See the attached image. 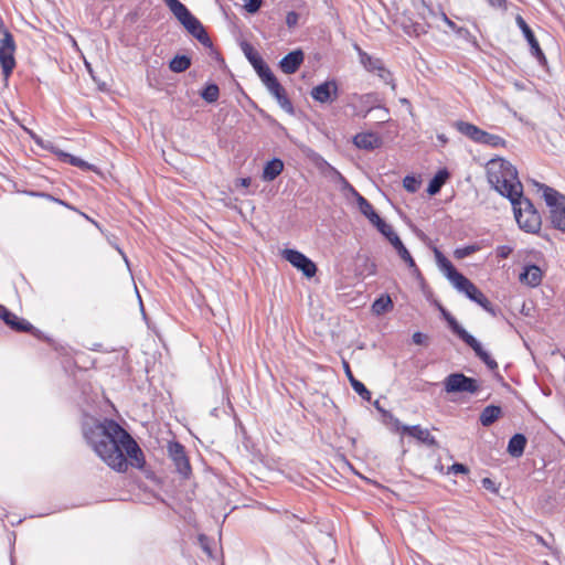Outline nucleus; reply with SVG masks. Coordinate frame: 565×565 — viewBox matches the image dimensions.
Listing matches in <instances>:
<instances>
[{
	"instance_id": "nucleus-21",
	"label": "nucleus",
	"mask_w": 565,
	"mask_h": 565,
	"mask_svg": "<svg viewBox=\"0 0 565 565\" xmlns=\"http://www.w3.org/2000/svg\"><path fill=\"white\" fill-rule=\"evenodd\" d=\"M303 52L301 50H295L285 55L280 62L279 67L285 74H294L298 71L300 65L303 63Z\"/></svg>"
},
{
	"instance_id": "nucleus-50",
	"label": "nucleus",
	"mask_w": 565,
	"mask_h": 565,
	"mask_svg": "<svg viewBox=\"0 0 565 565\" xmlns=\"http://www.w3.org/2000/svg\"><path fill=\"white\" fill-rule=\"evenodd\" d=\"M374 407L380 412L382 413L384 416H388L394 423H395V417L387 411H385L384 408H382V406L380 405V402L379 401H375L374 402Z\"/></svg>"
},
{
	"instance_id": "nucleus-43",
	"label": "nucleus",
	"mask_w": 565,
	"mask_h": 565,
	"mask_svg": "<svg viewBox=\"0 0 565 565\" xmlns=\"http://www.w3.org/2000/svg\"><path fill=\"white\" fill-rule=\"evenodd\" d=\"M481 484H482V488H484L486 490H488L492 493L499 492V488L497 487L495 482L490 478H483L481 480Z\"/></svg>"
},
{
	"instance_id": "nucleus-15",
	"label": "nucleus",
	"mask_w": 565,
	"mask_h": 565,
	"mask_svg": "<svg viewBox=\"0 0 565 565\" xmlns=\"http://www.w3.org/2000/svg\"><path fill=\"white\" fill-rule=\"evenodd\" d=\"M242 51L245 57L248 60V62L256 71L257 75L260 77L262 82L274 74L269 66L264 62L263 57L255 51V49L249 43L244 42L242 44Z\"/></svg>"
},
{
	"instance_id": "nucleus-18",
	"label": "nucleus",
	"mask_w": 565,
	"mask_h": 565,
	"mask_svg": "<svg viewBox=\"0 0 565 565\" xmlns=\"http://www.w3.org/2000/svg\"><path fill=\"white\" fill-rule=\"evenodd\" d=\"M515 22L520 30L522 31L525 40L527 41L532 55L539 61L540 64L546 63V57L539 44V41L536 40L532 29L527 25L525 20L518 14L515 18Z\"/></svg>"
},
{
	"instance_id": "nucleus-38",
	"label": "nucleus",
	"mask_w": 565,
	"mask_h": 565,
	"mask_svg": "<svg viewBox=\"0 0 565 565\" xmlns=\"http://www.w3.org/2000/svg\"><path fill=\"white\" fill-rule=\"evenodd\" d=\"M199 544L201 548L205 552V554L212 558L213 553L211 548V540L205 534H200L198 537Z\"/></svg>"
},
{
	"instance_id": "nucleus-39",
	"label": "nucleus",
	"mask_w": 565,
	"mask_h": 565,
	"mask_svg": "<svg viewBox=\"0 0 565 565\" xmlns=\"http://www.w3.org/2000/svg\"><path fill=\"white\" fill-rule=\"evenodd\" d=\"M448 473H454V475H458V473H461V475H468L469 473V468L463 465V463H460V462H455L452 463L449 468H448Z\"/></svg>"
},
{
	"instance_id": "nucleus-47",
	"label": "nucleus",
	"mask_w": 565,
	"mask_h": 565,
	"mask_svg": "<svg viewBox=\"0 0 565 565\" xmlns=\"http://www.w3.org/2000/svg\"><path fill=\"white\" fill-rule=\"evenodd\" d=\"M262 6V0H249V2L246 4V9L250 13H255L259 10Z\"/></svg>"
},
{
	"instance_id": "nucleus-7",
	"label": "nucleus",
	"mask_w": 565,
	"mask_h": 565,
	"mask_svg": "<svg viewBox=\"0 0 565 565\" xmlns=\"http://www.w3.org/2000/svg\"><path fill=\"white\" fill-rule=\"evenodd\" d=\"M455 127L460 134L468 137L476 143L490 146L492 148L507 146V141L502 137L484 131L473 124L458 120L455 122Z\"/></svg>"
},
{
	"instance_id": "nucleus-6",
	"label": "nucleus",
	"mask_w": 565,
	"mask_h": 565,
	"mask_svg": "<svg viewBox=\"0 0 565 565\" xmlns=\"http://www.w3.org/2000/svg\"><path fill=\"white\" fill-rule=\"evenodd\" d=\"M542 188L543 198L550 207V220L553 227L565 232V196L547 185Z\"/></svg>"
},
{
	"instance_id": "nucleus-19",
	"label": "nucleus",
	"mask_w": 565,
	"mask_h": 565,
	"mask_svg": "<svg viewBox=\"0 0 565 565\" xmlns=\"http://www.w3.org/2000/svg\"><path fill=\"white\" fill-rule=\"evenodd\" d=\"M435 258L439 270L446 276L450 282H470L462 274H460L452 263L439 250L435 252Z\"/></svg>"
},
{
	"instance_id": "nucleus-55",
	"label": "nucleus",
	"mask_w": 565,
	"mask_h": 565,
	"mask_svg": "<svg viewBox=\"0 0 565 565\" xmlns=\"http://www.w3.org/2000/svg\"><path fill=\"white\" fill-rule=\"evenodd\" d=\"M8 31L9 30L6 28L4 22H3L2 18L0 17V34H3Z\"/></svg>"
},
{
	"instance_id": "nucleus-40",
	"label": "nucleus",
	"mask_w": 565,
	"mask_h": 565,
	"mask_svg": "<svg viewBox=\"0 0 565 565\" xmlns=\"http://www.w3.org/2000/svg\"><path fill=\"white\" fill-rule=\"evenodd\" d=\"M397 253L399 255V257L405 262L407 263L409 266H414L415 263H414V259L412 257V255L409 254V252L407 250V248L404 246V244L402 245V247H398L397 249Z\"/></svg>"
},
{
	"instance_id": "nucleus-30",
	"label": "nucleus",
	"mask_w": 565,
	"mask_h": 565,
	"mask_svg": "<svg viewBox=\"0 0 565 565\" xmlns=\"http://www.w3.org/2000/svg\"><path fill=\"white\" fill-rule=\"evenodd\" d=\"M191 66V58L186 55H175L169 63V68L174 73H182Z\"/></svg>"
},
{
	"instance_id": "nucleus-32",
	"label": "nucleus",
	"mask_w": 565,
	"mask_h": 565,
	"mask_svg": "<svg viewBox=\"0 0 565 565\" xmlns=\"http://www.w3.org/2000/svg\"><path fill=\"white\" fill-rule=\"evenodd\" d=\"M201 97L206 103H215L220 97L218 86L214 83L206 85L205 88L201 92Z\"/></svg>"
},
{
	"instance_id": "nucleus-58",
	"label": "nucleus",
	"mask_w": 565,
	"mask_h": 565,
	"mask_svg": "<svg viewBox=\"0 0 565 565\" xmlns=\"http://www.w3.org/2000/svg\"><path fill=\"white\" fill-rule=\"evenodd\" d=\"M438 139H439L440 141H443V142H446V141H447V139L445 138V136H444V135H439V136H438Z\"/></svg>"
},
{
	"instance_id": "nucleus-54",
	"label": "nucleus",
	"mask_w": 565,
	"mask_h": 565,
	"mask_svg": "<svg viewBox=\"0 0 565 565\" xmlns=\"http://www.w3.org/2000/svg\"><path fill=\"white\" fill-rule=\"evenodd\" d=\"M134 290H135V292H136V295H137V298H138V300H139V303H140L141 309H143L142 300H141V297H140V294H139V289H138V285H137V284H134Z\"/></svg>"
},
{
	"instance_id": "nucleus-61",
	"label": "nucleus",
	"mask_w": 565,
	"mask_h": 565,
	"mask_svg": "<svg viewBox=\"0 0 565 565\" xmlns=\"http://www.w3.org/2000/svg\"><path fill=\"white\" fill-rule=\"evenodd\" d=\"M86 67L88 68V71L90 72V65L88 63H86Z\"/></svg>"
},
{
	"instance_id": "nucleus-60",
	"label": "nucleus",
	"mask_w": 565,
	"mask_h": 565,
	"mask_svg": "<svg viewBox=\"0 0 565 565\" xmlns=\"http://www.w3.org/2000/svg\"><path fill=\"white\" fill-rule=\"evenodd\" d=\"M403 104H409V102L406 98L401 99Z\"/></svg>"
},
{
	"instance_id": "nucleus-5",
	"label": "nucleus",
	"mask_w": 565,
	"mask_h": 565,
	"mask_svg": "<svg viewBox=\"0 0 565 565\" xmlns=\"http://www.w3.org/2000/svg\"><path fill=\"white\" fill-rule=\"evenodd\" d=\"M173 15L178 19V21L185 28V30L195 38L202 45L206 47H212V41L206 33L204 26L196 19L190 10L182 3L174 11H172Z\"/></svg>"
},
{
	"instance_id": "nucleus-53",
	"label": "nucleus",
	"mask_w": 565,
	"mask_h": 565,
	"mask_svg": "<svg viewBox=\"0 0 565 565\" xmlns=\"http://www.w3.org/2000/svg\"><path fill=\"white\" fill-rule=\"evenodd\" d=\"M343 366H344V371H345V374L348 376V380L350 382V384L352 383V379H355L352 374V371L350 369V365L348 362H343Z\"/></svg>"
},
{
	"instance_id": "nucleus-27",
	"label": "nucleus",
	"mask_w": 565,
	"mask_h": 565,
	"mask_svg": "<svg viewBox=\"0 0 565 565\" xmlns=\"http://www.w3.org/2000/svg\"><path fill=\"white\" fill-rule=\"evenodd\" d=\"M0 66L3 76L8 78L15 67L14 51L0 49Z\"/></svg>"
},
{
	"instance_id": "nucleus-28",
	"label": "nucleus",
	"mask_w": 565,
	"mask_h": 565,
	"mask_svg": "<svg viewBox=\"0 0 565 565\" xmlns=\"http://www.w3.org/2000/svg\"><path fill=\"white\" fill-rule=\"evenodd\" d=\"M449 177V172L446 169L439 170L434 178L429 181L427 186V193L435 195L439 193L440 189L445 184Z\"/></svg>"
},
{
	"instance_id": "nucleus-37",
	"label": "nucleus",
	"mask_w": 565,
	"mask_h": 565,
	"mask_svg": "<svg viewBox=\"0 0 565 565\" xmlns=\"http://www.w3.org/2000/svg\"><path fill=\"white\" fill-rule=\"evenodd\" d=\"M2 39L0 40V49L6 51H15V42L13 39V35L10 33V31L1 34Z\"/></svg>"
},
{
	"instance_id": "nucleus-45",
	"label": "nucleus",
	"mask_w": 565,
	"mask_h": 565,
	"mask_svg": "<svg viewBox=\"0 0 565 565\" xmlns=\"http://www.w3.org/2000/svg\"><path fill=\"white\" fill-rule=\"evenodd\" d=\"M369 221L377 228V231L381 227L385 228L386 222L377 213H375Z\"/></svg>"
},
{
	"instance_id": "nucleus-22",
	"label": "nucleus",
	"mask_w": 565,
	"mask_h": 565,
	"mask_svg": "<svg viewBox=\"0 0 565 565\" xmlns=\"http://www.w3.org/2000/svg\"><path fill=\"white\" fill-rule=\"evenodd\" d=\"M353 143L359 149L374 150L381 146L382 141L374 132H360L354 136Z\"/></svg>"
},
{
	"instance_id": "nucleus-57",
	"label": "nucleus",
	"mask_w": 565,
	"mask_h": 565,
	"mask_svg": "<svg viewBox=\"0 0 565 565\" xmlns=\"http://www.w3.org/2000/svg\"><path fill=\"white\" fill-rule=\"evenodd\" d=\"M242 182V185L244 186H248L250 184V179L249 178H244L241 180Z\"/></svg>"
},
{
	"instance_id": "nucleus-59",
	"label": "nucleus",
	"mask_w": 565,
	"mask_h": 565,
	"mask_svg": "<svg viewBox=\"0 0 565 565\" xmlns=\"http://www.w3.org/2000/svg\"><path fill=\"white\" fill-rule=\"evenodd\" d=\"M54 201L58 202L60 204H63L65 206H68L65 202H63L62 200H58V199H54Z\"/></svg>"
},
{
	"instance_id": "nucleus-26",
	"label": "nucleus",
	"mask_w": 565,
	"mask_h": 565,
	"mask_svg": "<svg viewBox=\"0 0 565 565\" xmlns=\"http://www.w3.org/2000/svg\"><path fill=\"white\" fill-rule=\"evenodd\" d=\"M282 170L284 162L279 158H274L265 164L262 178L264 181H273Z\"/></svg>"
},
{
	"instance_id": "nucleus-25",
	"label": "nucleus",
	"mask_w": 565,
	"mask_h": 565,
	"mask_svg": "<svg viewBox=\"0 0 565 565\" xmlns=\"http://www.w3.org/2000/svg\"><path fill=\"white\" fill-rule=\"evenodd\" d=\"M526 443V437L523 434L513 435L508 444V452L513 458H520L524 454Z\"/></svg>"
},
{
	"instance_id": "nucleus-48",
	"label": "nucleus",
	"mask_w": 565,
	"mask_h": 565,
	"mask_svg": "<svg viewBox=\"0 0 565 565\" xmlns=\"http://www.w3.org/2000/svg\"><path fill=\"white\" fill-rule=\"evenodd\" d=\"M387 239L394 246L395 249L402 247L403 245V242L401 241L396 233H393V235H391Z\"/></svg>"
},
{
	"instance_id": "nucleus-1",
	"label": "nucleus",
	"mask_w": 565,
	"mask_h": 565,
	"mask_svg": "<svg viewBox=\"0 0 565 565\" xmlns=\"http://www.w3.org/2000/svg\"><path fill=\"white\" fill-rule=\"evenodd\" d=\"M82 433L94 452L111 469L125 472L128 468L127 458L136 468H142L145 457L141 448L114 419L98 420L94 417L82 425Z\"/></svg>"
},
{
	"instance_id": "nucleus-31",
	"label": "nucleus",
	"mask_w": 565,
	"mask_h": 565,
	"mask_svg": "<svg viewBox=\"0 0 565 565\" xmlns=\"http://www.w3.org/2000/svg\"><path fill=\"white\" fill-rule=\"evenodd\" d=\"M55 156L63 162L70 163L71 166H74L77 168H89V164L87 162H85L83 159L77 158L71 153H67L61 149H57Z\"/></svg>"
},
{
	"instance_id": "nucleus-42",
	"label": "nucleus",
	"mask_w": 565,
	"mask_h": 565,
	"mask_svg": "<svg viewBox=\"0 0 565 565\" xmlns=\"http://www.w3.org/2000/svg\"><path fill=\"white\" fill-rule=\"evenodd\" d=\"M512 250H513L512 247H510L508 245H501V246L497 247L495 255L499 258L505 259L511 255Z\"/></svg>"
},
{
	"instance_id": "nucleus-56",
	"label": "nucleus",
	"mask_w": 565,
	"mask_h": 565,
	"mask_svg": "<svg viewBox=\"0 0 565 565\" xmlns=\"http://www.w3.org/2000/svg\"><path fill=\"white\" fill-rule=\"evenodd\" d=\"M536 541H537L540 544H542V545H544V546H546V547H547V543L545 542V540H544L541 535H536Z\"/></svg>"
},
{
	"instance_id": "nucleus-12",
	"label": "nucleus",
	"mask_w": 565,
	"mask_h": 565,
	"mask_svg": "<svg viewBox=\"0 0 565 565\" xmlns=\"http://www.w3.org/2000/svg\"><path fill=\"white\" fill-rule=\"evenodd\" d=\"M169 457L173 461L175 471L184 479H188L191 473V465L189 457L185 452V447L179 441H170L168 444Z\"/></svg>"
},
{
	"instance_id": "nucleus-16",
	"label": "nucleus",
	"mask_w": 565,
	"mask_h": 565,
	"mask_svg": "<svg viewBox=\"0 0 565 565\" xmlns=\"http://www.w3.org/2000/svg\"><path fill=\"white\" fill-rule=\"evenodd\" d=\"M263 83L267 87L269 93L276 98L279 106L288 114H294L292 103L288 98L285 88L278 82L276 76L273 74L271 76L263 81Z\"/></svg>"
},
{
	"instance_id": "nucleus-52",
	"label": "nucleus",
	"mask_w": 565,
	"mask_h": 565,
	"mask_svg": "<svg viewBox=\"0 0 565 565\" xmlns=\"http://www.w3.org/2000/svg\"><path fill=\"white\" fill-rule=\"evenodd\" d=\"M166 4L169 7V9L174 11L180 4H182L179 0H164Z\"/></svg>"
},
{
	"instance_id": "nucleus-36",
	"label": "nucleus",
	"mask_w": 565,
	"mask_h": 565,
	"mask_svg": "<svg viewBox=\"0 0 565 565\" xmlns=\"http://www.w3.org/2000/svg\"><path fill=\"white\" fill-rule=\"evenodd\" d=\"M420 185V180L414 175H406L403 180L404 189L409 193H415Z\"/></svg>"
},
{
	"instance_id": "nucleus-10",
	"label": "nucleus",
	"mask_w": 565,
	"mask_h": 565,
	"mask_svg": "<svg viewBox=\"0 0 565 565\" xmlns=\"http://www.w3.org/2000/svg\"><path fill=\"white\" fill-rule=\"evenodd\" d=\"M323 166L327 167V169L338 179V181L342 185L343 191H349L356 200V203L359 205V209L361 213L367 217L369 220L376 213L372 206V204L362 196L350 183L349 181L330 163H328L326 160H322Z\"/></svg>"
},
{
	"instance_id": "nucleus-11",
	"label": "nucleus",
	"mask_w": 565,
	"mask_h": 565,
	"mask_svg": "<svg viewBox=\"0 0 565 565\" xmlns=\"http://www.w3.org/2000/svg\"><path fill=\"white\" fill-rule=\"evenodd\" d=\"M0 319L15 332H28L38 339L43 338V333L33 327L28 320L18 317L11 312L6 306L0 305Z\"/></svg>"
},
{
	"instance_id": "nucleus-44",
	"label": "nucleus",
	"mask_w": 565,
	"mask_h": 565,
	"mask_svg": "<svg viewBox=\"0 0 565 565\" xmlns=\"http://www.w3.org/2000/svg\"><path fill=\"white\" fill-rule=\"evenodd\" d=\"M490 7L495 9H501L505 11L508 9V1L507 0H487Z\"/></svg>"
},
{
	"instance_id": "nucleus-29",
	"label": "nucleus",
	"mask_w": 565,
	"mask_h": 565,
	"mask_svg": "<svg viewBox=\"0 0 565 565\" xmlns=\"http://www.w3.org/2000/svg\"><path fill=\"white\" fill-rule=\"evenodd\" d=\"M393 309V301L388 295H381L374 300L372 311L376 316L384 315Z\"/></svg>"
},
{
	"instance_id": "nucleus-62",
	"label": "nucleus",
	"mask_w": 565,
	"mask_h": 565,
	"mask_svg": "<svg viewBox=\"0 0 565 565\" xmlns=\"http://www.w3.org/2000/svg\"><path fill=\"white\" fill-rule=\"evenodd\" d=\"M10 562H11V565H13V556L11 555V558H10Z\"/></svg>"
},
{
	"instance_id": "nucleus-35",
	"label": "nucleus",
	"mask_w": 565,
	"mask_h": 565,
	"mask_svg": "<svg viewBox=\"0 0 565 565\" xmlns=\"http://www.w3.org/2000/svg\"><path fill=\"white\" fill-rule=\"evenodd\" d=\"M32 140L35 142L36 146L41 147L44 150L50 151L51 153L55 154L57 151V147L54 146V143L50 140H44L40 136L35 134H31Z\"/></svg>"
},
{
	"instance_id": "nucleus-24",
	"label": "nucleus",
	"mask_w": 565,
	"mask_h": 565,
	"mask_svg": "<svg viewBox=\"0 0 565 565\" xmlns=\"http://www.w3.org/2000/svg\"><path fill=\"white\" fill-rule=\"evenodd\" d=\"M543 278V270L541 267L533 265V264H526L523 267V270L519 274L520 282H536L541 281Z\"/></svg>"
},
{
	"instance_id": "nucleus-33",
	"label": "nucleus",
	"mask_w": 565,
	"mask_h": 565,
	"mask_svg": "<svg viewBox=\"0 0 565 565\" xmlns=\"http://www.w3.org/2000/svg\"><path fill=\"white\" fill-rule=\"evenodd\" d=\"M481 249L479 244H470L462 247H458L454 250V257L457 259H463Z\"/></svg>"
},
{
	"instance_id": "nucleus-2",
	"label": "nucleus",
	"mask_w": 565,
	"mask_h": 565,
	"mask_svg": "<svg viewBox=\"0 0 565 565\" xmlns=\"http://www.w3.org/2000/svg\"><path fill=\"white\" fill-rule=\"evenodd\" d=\"M487 178L491 186L502 196L511 200L523 193L516 168L502 158L491 159L487 163Z\"/></svg>"
},
{
	"instance_id": "nucleus-34",
	"label": "nucleus",
	"mask_w": 565,
	"mask_h": 565,
	"mask_svg": "<svg viewBox=\"0 0 565 565\" xmlns=\"http://www.w3.org/2000/svg\"><path fill=\"white\" fill-rule=\"evenodd\" d=\"M351 386L353 391L363 399L366 402L371 401V392L366 388V386L360 382L356 379H352Z\"/></svg>"
},
{
	"instance_id": "nucleus-23",
	"label": "nucleus",
	"mask_w": 565,
	"mask_h": 565,
	"mask_svg": "<svg viewBox=\"0 0 565 565\" xmlns=\"http://www.w3.org/2000/svg\"><path fill=\"white\" fill-rule=\"evenodd\" d=\"M502 415V408L497 405H488L480 413L479 420L482 426L489 427Z\"/></svg>"
},
{
	"instance_id": "nucleus-17",
	"label": "nucleus",
	"mask_w": 565,
	"mask_h": 565,
	"mask_svg": "<svg viewBox=\"0 0 565 565\" xmlns=\"http://www.w3.org/2000/svg\"><path fill=\"white\" fill-rule=\"evenodd\" d=\"M395 427L397 430H402L411 437L416 438L418 441L429 446V447H438V443L436 438L430 434L427 428H423L420 425H402L398 419H395Z\"/></svg>"
},
{
	"instance_id": "nucleus-20",
	"label": "nucleus",
	"mask_w": 565,
	"mask_h": 565,
	"mask_svg": "<svg viewBox=\"0 0 565 565\" xmlns=\"http://www.w3.org/2000/svg\"><path fill=\"white\" fill-rule=\"evenodd\" d=\"M459 292L467 296L470 300L480 305L483 309L489 312L493 311L492 303L483 295V292L477 287V285H454Z\"/></svg>"
},
{
	"instance_id": "nucleus-14",
	"label": "nucleus",
	"mask_w": 565,
	"mask_h": 565,
	"mask_svg": "<svg viewBox=\"0 0 565 565\" xmlns=\"http://www.w3.org/2000/svg\"><path fill=\"white\" fill-rule=\"evenodd\" d=\"M311 97L321 104L333 103L339 95V86L334 79L326 81L311 89Z\"/></svg>"
},
{
	"instance_id": "nucleus-3",
	"label": "nucleus",
	"mask_w": 565,
	"mask_h": 565,
	"mask_svg": "<svg viewBox=\"0 0 565 565\" xmlns=\"http://www.w3.org/2000/svg\"><path fill=\"white\" fill-rule=\"evenodd\" d=\"M509 201L513 206L514 217L519 227L526 233H537L542 225V218L532 201L524 198L523 193Z\"/></svg>"
},
{
	"instance_id": "nucleus-49",
	"label": "nucleus",
	"mask_w": 565,
	"mask_h": 565,
	"mask_svg": "<svg viewBox=\"0 0 565 565\" xmlns=\"http://www.w3.org/2000/svg\"><path fill=\"white\" fill-rule=\"evenodd\" d=\"M379 232H380L383 236H385L386 238H388L391 235H393V233H395V232H394V230L392 228V226H391L390 224H387V223L385 224V228H384V227H381V228L379 230Z\"/></svg>"
},
{
	"instance_id": "nucleus-46",
	"label": "nucleus",
	"mask_w": 565,
	"mask_h": 565,
	"mask_svg": "<svg viewBox=\"0 0 565 565\" xmlns=\"http://www.w3.org/2000/svg\"><path fill=\"white\" fill-rule=\"evenodd\" d=\"M412 339H413V342L417 345H423V344H426V342H427V335L422 332H415L413 334Z\"/></svg>"
},
{
	"instance_id": "nucleus-8",
	"label": "nucleus",
	"mask_w": 565,
	"mask_h": 565,
	"mask_svg": "<svg viewBox=\"0 0 565 565\" xmlns=\"http://www.w3.org/2000/svg\"><path fill=\"white\" fill-rule=\"evenodd\" d=\"M354 49L359 55V61L361 65L370 73H375L385 84L392 85L395 88L393 83L392 74L388 70H386L383 61L379 57H374L363 51L358 44H354Z\"/></svg>"
},
{
	"instance_id": "nucleus-41",
	"label": "nucleus",
	"mask_w": 565,
	"mask_h": 565,
	"mask_svg": "<svg viewBox=\"0 0 565 565\" xmlns=\"http://www.w3.org/2000/svg\"><path fill=\"white\" fill-rule=\"evenodd\" d=\"M299 14L296 11H289L286 15V24L289 29L295 28L298 24Z\"/></svg>"
},
{
	"instance_id": "nucleus-51",
	"label": "nucleus",
	"mask_w": 565,
	"mask_h": 565,
	"mask_svg": "<svg viewBox=\"0 0 565 565\" xmlns=\"http://www.w3.org/2000/svg\"><path fill=\"white\" fill-rule=\"evenodd\" d=\"M441 18L444 22L452 30H457L458 32H461L462 29H457V25L454 21H451L445 13H441Z\"/></svg>"
},
{
	"instance_id": "nucleus-9",
	"label": "nucleus",
	"mask_w": 565,
	"mask_h": 565,
	"mask_svg": "<svg viewBox=\"0 0 565 565\" xmlns=\"http://www.w3.org/2000/svg\"><path fill=\"white\" fill-rule=\"evenodd\" d=\"M444 390L447 393L476 394L480 385L476 379L466 376L463 373H451L444 381Z\"/></svg>"
},
{
	"instance_id": "nucleus-13",
	"label": "nucleus",
	"mask_w": 565,
	"mask_h": 565,
	"mask_svg": "<svg viewBox=\"0 0 565 565\" xmlns=\"http://www.w3.org/2000/svg\"><path fill=\"white\" fill-rule=\"evenodd\" d=\"M282 257L300 270L306 278L310 279L316 275V264L301 252L287 248L282 252Z\"/></svg>"
},
{
	"instance_id": "nucleus-4",
	"label": "nucleus",
	"mask_w": 565,
	"mask_h": 565,
	"mask_svg": "<svg viewBox=\"0 0 565 565\" xmlns=\"http://www.w3.org/2000/svg\"><path fill=\"white\" fill-rule=\"evenodd\" d=\"M441 312L448 323L450 330L462 340L468 347H470L475 354L488 366L489 370L495 371L498 369V363L491 355L482 348L481 343L471 335L458 321L457 319L447 312L445 309H441Z\"/></svg>"
}]
</instances>
